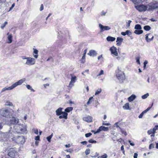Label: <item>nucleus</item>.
Wrapping results in <instances>:
<instances>
[{
    "instance_id": "obj_10",
    "label": "nucleus",
    "mask_w": 158,
    "mask_h": 158,
    "mask_svg": "<svg viewBox=\"0 0 158 158\" xmlns=\"http://www.w3.org/2000/svg\"><path fill=\"white\" fill-rule=\"evenodd\" d=\"M99 27L101 29L100 32H102L104 31L109 30L110 29V28L108 26H104L101 24H99Z\"/></svg>"
},
{
    "instance_id": "obj_61",
    "label": "nucleus",
    "mask_w": 158,
    "mask_h": 158,
    "mask_svg": "<svg viewBox=\"0 0 158 158\" xmlns=\"http://www.w3.org/2000/svg\"><path fill=\"white\" fill-rule=\"evenodd\" d=\"M106 13V12H105L104 11H102V12L101 15L102 16L105 15Z\"/></svg>"
},
{
    "instance_id": "obj_42",
    "label": "nucleus",
    "mask_w": 158,
    "mask_h": 158,
    "mask_svg": "<svg viewBox=\"0 0 158 158\" xmlns=\"http://www.w3.org/2000/svg\"><path fill=\"white\" fill-rule=\"evenodd\" d=\"M6 105L9 106H13L12 103L9 102H6Z\"/></svg>"
},
{
    "instance_id": "obj_35",
    "label": "nucleus",
    "mask_w": 158,
    "mask_h": 158,
    "mask_svg": "<svg viewBox=\"0 0 158 158\" xmlns=\"http://www.w3.org/2000/svg\"><path fill=\"white\" fill-rule=\"evenodd\" d=\"M85 56H83L81 59V62L82 63H84L85 62Z\"/></svg>"
},
{
    "instance_id": "obj_53",
    "label": "nucleus",
    "mask_w": 158,
    "mask_h": 158,
    "mask_svg": "<svg viewBox=\"0 0 158 158\" xmlns=\"http://www.w3.org/2000/svg\"><path fill=\"white\" fill-rule=\"evenodd\" d=\"M44 9V6L43 4H42L41 5L40 8V11H42Z\"/></svg>"
},
{
    "instance_id": "obj_18",
    "label": "nucleus",
    "mask_w": 158,
    "mask_h": 158,
    "mask_svg": "<svg viewBox=\"0 0 158 158\" xmlns=\"http://www.w3.org/2000/svg\"><path fill=\"white\" fill-rule=\"evenodd\" d=\"M123 39L122 38L118 37L117 38L116 45L117 46H120L121 45L123 40Z\"/></svg>"
},
{
    "instance_id": "obj_14",
    "label": "nucleus",
    "mask_w": 158,
    "mask_h": 158,
    "mask_svg": "<svg viewBox=\"0 0 158 158\" xmlns=\"http://www.w3.org/2000/svg\"><path fill=\"white\" fill-rule=\"evenodd\" d=\"M109 128L104 126H101L99 127L98 129V132L99 133L101 131H108Z\"/></svg>"
},
{
    "instance_id": "obj_37",
    "label": "nucleus",
    "mask_w": 158,
    "mask_h": 158,
    "mask_svg": "<svg viewBox=\"0 0 158 158\" xmlns=\"http://www.w3.org/2000/svg\"><path fill=\"white\" fill-rule=\"evenodd\" d=\"M149 94L148 93H147L146 94L143 95L142 96V98L143 99H146L148 97V96H149Z\"/></svg>"
},
{
    "instance_id": "obj_57",
    "label": "nucleus",
    "mask_w": 158,
    "mask_h": 158,
    "mask_svg": "<svg viewBox=\"0 0 158 158\" xmlns=\"http://www.w3.org/2000/svg\"><path fill=\"white\" fill-rule=\"evenodd\" d=\"M15 5V3H13L12 4L11 6L10 7V9L9 11L13 9V8L14 7Z\"/></svg>"
},
{
    "instance_id": "obj_23",
    "label": "nucleus",
    "mask_w": 158,
    "mask_h": 158,
    "mask_svg": "<svg viewBox=\"0 0 158 158\" xmlns=\"http://www.w3.org/2000/svg\"><path fill=\"white\" fill-rule=\"evenodd\" d=\"M143 32V30H135V31H134V33L137 35H140L142 34Z\"/></svg>"
},
{
    "instance_id": "obj_26",
    "label": "nucleus",
    "mask_w": 158,
    "mask_h": 158,
    "mask_svg": "<svg viewBox=\"0 0 158 158\" xmlns=\"http://www.w3.org/2000/svg\"><path fill=\"white\" fill-rule=\"evenodd\" d=\"M34 53L36 54V55H34V57L35 58H37L38 57V55L37 54L38 53V51L37 49L34 48Z\"/></svg>"
},
{
    "instance_id": "obj_30",
    "label": "nucleus",
    "mask_w": 158,
    "mask_h": 158,
    "mask_svg": "<svg viewBox=\"0 0 158 158\" xmlns=\"http://www.w3.org/2000/svg\"><path fill=\"white\" fill-rule=\"evenodd\" d=\"M123 107L124 109L129 110V103H126L125 105L123 106Z\"/></svg>"
},
{
    "instance_id": "obj_19",
    "label": "nucleus",
    "mask_w": 158,
    "mask_h": 158,
    "mask_svg": "<svg viewBox=\"0 0 158 158\" xmlns=\"http://www.w3.org/2000/svg\"><path fill=\"white\" fill-rule=\"evenodd\" d=\"M62 115H59V118L60 119L64 118L65 119H67V118L68 113L65 112H64L63 114H62Z\"/></svg>"
},
{
    "instance_id": "obj_1",
    "label": "nucleus",
    "mask_w": 158,
    "mask_h": 158,
    "mask_svg": "<svg viewBox=\"0 0 158 158\" xmlns=\"http://www.w3.org/2000/svg\"><path fill=\"white\" fill-rule=\"evenodd\" d=\"M27 126L25 124H16L14 127L13 131L15 133L24 134L27 132Z\"/></svg>"
},
{
    "instance_id": "obj_34",
    "label": "nucleus",
    "mask_w": 158,
    "mask_h": 158,
    "mask_svg": "<svg viewBox=\"0 0 158 158\" xmlns=\"http://www.w3.org/2000/svg\"><path fill=\"white\" fill-rule=\"evenodd\" d=\"M93 97H90L89 98V99L87 102V105H89V104H90V103H91L92 102V101H94V100H93Z\"/></svg>"
},
{
    "instance_id": "obj_15",
    "label": "nucleus",
    "mask_w": 158,
    "mask_h": 158,
    "mask_svg": "<svg viewBox=\"0 0 158 158\" xmlns=\"http://www.w3.org/2000/svg\"><path fill=\"white\" fill-rule=\"evenodd\" d=\"M77 79V77L74 76V77H72L71 78V81L69 83V87H72L73 86L72 83H74L76 81Z\"/></svg>"
},
{
    "instance_id": "obj_46",
    "label": "nucleus",
    "mask_w": 158,
    "mask_h": 158,
    "mask_svg": "<svg viewBox=\"0 0 158 158\" xmlns=\"http://www.w3.org/2000/svg\"><path fill=\"white\" fill-rule=\"evenodd\" d=\"M131 22V21L129 20L128 21V22L127 23V27H129L130 26V23Z\"/></svg>"
},
{
    "instance_id": "obj_20",
    "label": "nucleus",
    "mask_w": 158,
    "mask_h": 158,
    "mask_svg": "<svg viewBox=\"0 0 158 158\" xmlns=\"http://www.w3.org/2000/svg\"><path fill=\"white\" fill-rule=\"evenodd\" d=\"M136 98V96L134 94H132L128 98V100L130 102L133 101Z\"/></svg>"
},
{
    "instance_id": "obj_24",
    "label": "nucleus",
    "mask_w": 158,
    "mask_h": 158,
    "mask_svg": "<svg viewBox=\"0 0 158 158\" xmlns=\"http://www.w3.org/2000/svg\"><path fill=\"white\" fill-rule=\"evenodd\" d=\"M73 109V108L72 107H67V108H66L65 109V112H66L67 113H69V112L70 111H72Z\"/></svg>"
},
{
    "instance_id": "obj_36",
    "label": "nucleus",
    "mask_w": 158,
    "mask_h": 158,
    "mask_svg": "<svg viewBox=\"0 0 158 158\" xmlns=\"http://www.w3.org/2000/svg\"><path fill=\"white\" fill-rule=\"evenodd\" d=\"M53 135V133H52L51 134V135H50V136H48L47 138V139L48 141L49 142H50L51 139L52 138V137Z\"/></svg>"
},
{
    "instance_id": "obj_9",
    "label": "nucleus",
    "mask_w": 158,
    "mask_h": 158,
    "mask_svg": "<svg viewBox=\"0 0 158 158\" xmlns=\"http://www.w3.org/2000/svg\"><path fill=\"white\" fill-rule=\"evenodd\" d=\"M149 6L151 9H158V2H151L149 4Z\"/></svg>"
},
{
    "instance_id": "obj_29",
    "label": "nucleus",
    "mask_w": 158,
    "mask_h": 158,
    "mask_svg": "<svg viewBox=\"0 0 158 158\" xmlns=\"http://www.w3.org/2000/svg\"><path fill=\"white\" fill-rule=\"evenodd\" d=\"M143 28L145 31H148L151 29V27L149 26L146 25Z\"/></svg>"
},
{
    "instance_id": "obj_31",
    "label": "nucleus",
    "mask_w": 158,
    "mask_h": 158,
    "mask_svg": "<svg viewBox=\"0 0 158 158\" xmlns=\"http://www.w3.org/2000/svg\"><path fill=\"white\" fill-rule=\"evenodd\" d=\"M26 86L28 89L30 90L33 92H35V90L32 89V87L30 85H27Z\"/></svg>"
},
{
    "instance_id": "obj_50",
    "label": "nucleus",
    "mask_w": 158,
    "mask_h": 158,
    "mask_svg": "<svg viewBox=\"0 0 158 158\" xmlns=\"http://www.w3.org/2000/svg\"><path fill=\"white\" fill-rule=\"evenodd\" d=\"M107 157V155L106 154H104V155L101 156L102 158H106Z\"/></svg>"
},
{
    "instance_id": "obj_5",
    "label": "nucleus",
    "mask_w": 158,
    "mask_h": 158,
    "mask_svg": "<svg viewBox=\"0 0 158 158\" xmlns=\"http://www.w3.org/2000/svg\"><path fill=\"white\" fill-rule=\"evenodd\" d=\"M135 7L139 12L145 11L147 9V7L143 4L135 6Z\"/></svg>"
},
{
    "instance_id": "obj_6",
    "label": "nucleus",
    "mask_w": 158,
    "mask_h": 158,
    "mask_svg": "<svg viewBox=\"0 0 158 158\" xmlns=\"http://www.w3.org/2000/svg\"><path fill=\"white\" fill-rule=\"evenodd\" d=\"M17 154V152L14 148H11L8 150V155L11 157L15 158Z\"/></svg>"
},
{
    "instance_id": "obj_49",
    "label": "nucleus",
    "mask_w": 158,
    "mask_h": 158,
    "mask_svg": "<svg viewBox=\"0 0 158 158\" xmlns=\"http://www.w3.org/2000/svg\"><path fill=\"white\" fill-rule=\"evenodd\" d=\"M33 130L34 131V132L36 134V135H38V131L37 129H34Z\"/></svg>"
},
{
    "instance_id": "obj_3",
    "label": "nucleus",
    "mask_w": 158,
    "mask_h": 158,
    "mask_svg": "<svg viewBox=\"0 0 158 158\" xmlns=\"http://www.w3.org/2000/svg\"><path fill=\"white\" fill-rule=\"evenodd\" d=\"M116 77L120 83L123 82L125 79V76L123 72L119 69L116 71Z\"/></svg>"
},
{
    "instance_id": "obj_38",
    "label": "nucleus",
    "mask_w": 158,
    "mask_h": 158,
    "mask_svg": "<svg viewBox=\"0 0 158 158\" xmlns=\"http://www.w3.org/2000/svg\"><path fill=\"white\" fill-rule=\"evenodd\" d=\"M126 35H127L129 36H130L132 34L131 31L130 30H127L126 31Z\"/></svg>"
},
{
    "instance_id": "obj_58",
    "label": "nucleus",
    "mask_w": 158,
    "mask_h": 158,
    "mask_svg": "<svg viewBox=\"0 0 158 158\" xmlns=\"http://www.w3.org/2000/svg\"><path fill=\"white\" fill-rule=\"evenodd\" d=\"M91 131L92 132L94 133V134H95L99 133V132H98V129L96 131H95L94 130H92Z\"/></svg>"
},
{
    "instance_id": "obj_28",
    "label": "nucleus",
    "mask_w": 158,
    "mask_h": 158,
    "mask_svg": "<svg viewBox=\"0 0 158 158\" xmlns=\"http://www.w3.org/2000/svg\"><path fill=\"white\" fill-rule=\"evenodd\" d=\"M155 131L154 130H153V128L151 129H150V130H148V132H147L148 134V135H150L152 133H155Z\"/></svg>"
},
{
    "instance_id": "obj_64",
    "label": "nucleus",
    "mask_w": 158,
    "mask_h": 158,
    "mask_svg": "<svg viewBox=\"0 0 158 158\" xmlns=\"http://www.w3.org/2000/svg\"><path fill=\"white\" fill-rule=\"evenodd\" d=\"M65 146L66 148H69L70 147V144H66L65 145Z\"/></svg>"
},
{
    "instance_id": "obj_41",
    "label": "nucleus",
    "mask_w": 158,
    "mask_h": 158,
    "mask_svg": "<svg viewBox=\"0 0 158 158\" xmlns=\"http://www.w3.org/2000/svg\"><path fill=\"white\" fill-rule=\"evenodd\" d=\"M155 144L153 143L151 144L149 146V149H151L153 148H154L155 147Z\"/></svg>"
},
{
    "instance_id": "obj_25",
    "label": "nucleus",
    "mask_w": 158,
    "mask_h": 158,
    "mask_svg": "<svg viewBox=\"0 0 158 158\" xmlns=\"http://www.w3.org/2000/svg\"><path fill=\"white\" fill-rule=\"evenodd\" d=\"M8 41V43H10L12 42V35H9L7 37Z\"/></svg>"
},
{
    "instance_id": "obj_17",
    "label": "nucleus",
    "mask_w": 158,
    "mask_h": 158,
    "mask_svg": "<svg viewBox=\"0 0 158 158\" xmlns=\"http://www.w3.org/2000/svg\"><path fill=\"white\" fill-rule=\"evenodd\" d=\"M83 120L89 123L91 122L92 120V117L88 116L83 118Z\"/></svg>"
},
{
    "instance_id": "obj_48",
    "label": "nucleus",
    "mask_w": 158,
    "mask_h": 158,
    "mask_svg": "<svg viewBox=\"0 0 158 158\" xmlns=\"http://www.w3.org/2000/svg\"><path fill=\"white\" fill-rule=\"evenodd\" d=\"M102 125H106V126H109L110 125V124L109 123H105V122L103 121L102 122Z\"/></svg>"
},
{
    "instance_id": "obj_11",
    "label": "nucleus",
    "mask_w": 158,
    "mask_h": 158,
    "mask_svg": "<svg viewBox=\"0 0 158 158\" xmlns=\"http://www.w3.org/2000/svg\"><path fill=\"white\" fill-rule=\"evenodd\" d=\"M19 120L15 117H12L9 121V122L11 124H16L19 123Z\"/></svg>"
},
{
    "instance_id": "obj_43",
    "label": "nucleus",
    "mask_w": 158,
    "mask_h": 158,
    "mask_svg": "<svg viewBox=\"0 0 158 158\" xmlns=\"http://www.w3.org/2000/svg\"><path fill=\"white\" fill-rule=\"evenodd\" d=\"M7 24V22L6 21L2 25L1 27L2 29H3L5 26L6 24Z\"/></svg>"
},
{
    "instance_id": "obj_54",
    "label": "nucleus",
    "mask_w": 158,
    "mask_h": 158,
    "mask_svg": "<svg viewBox=\"0 0 158 158\" xmlns=\"http://www.w3.org/2000/svg\"><path fill=\"white\" fill-rule=\"evenodd\" d=\"M104 73V72L102 70H101L100 73H99L98 76H101L102 74H103Z\"/></svg>"
},
{
    "instance_id": "obj_44",
    "label": "nucleus",
    "mask_w": 158,
    "mask_h": 158,
    "mask_svg": "<svg viewBox=\"0 0 158 158\" xmlns=\"http://www.w3.org/2000/svg\"><path fill=\"white\" fill-rule=\"evenodd\" d=\"M136 59L137 63L139 64H140V61H139L140 57L137 56V57H136Z\"/></svg>"
},
{
    "instance_id": "obj_59",
    "label": "nucleus",
    "mask_w": 158,
    "mask_h": 158,
    "mask_svg": "<svg viewBox=\"0 0 158 158\" xmlns=\"http://www.w3.org/2000/svg\"><path fill=\"white\" fill-rule=\"evenodd\" d=\"M21 57L22 59H26V60H27L28 57H27L26 56H23Z\"/></svg>"
},
{
    "instance_id": "obj_40",
    "label": "nucleus",
    "mask_w": 158,
    "mask_h": 158,
    "mask_svg": "<svg viewBox=\"0 0 158 158\" xmlns=\"http://www.w3.org/2000/svg\"><path fill=\"white\" fill-rule=\"evenodd\" d=\"M88 142L91 143H96L97 142L95 140H94L92 139H90L88 140Z\"/></svg>"
},
{
    "instance_id": "obj_32",
    "label": "nucleus",
    "mask_w": 158,
    "mask_h": 158,
    "mask_svg": "<svg viewBox=\"0 0 158 158\" xmlns=\"http://www.w3.org/2000/svg\"><path fill=\"white\" fill-rule=\"evenodd\" d=\"M102 91L101 88H98L96 91L95 95H96L99 94Z\"/></svg>"
},
{
    "instance_id": "obj_13",
    "label": "nucleus",
    "mask_w": 158,
    "mask_h": 158,
    "mask_svg": "<svg viewBox=\"0 0 158 158\" xmlns=\"http://www.w3.org/2000/svg\"><path fill=\"white\" fill-rule=\"evenodd\" d=\"M87 54L90 56L94 57L97 56V53L95 50H91L89 51V52L87 53Z\"/></svg>"
},
{
    "instance_id": "obj_7",
    "label": "nucleus",
    "mask_w": 158,
    "mask_h": 158,
    "mask_svg": "<svg viewBox=\"0 0 158 158\" xmlns=\"http://www.w3.org/2000/svg\"><path fill=\"white\" fill-rule=\"evenodd\" d=\"M35 63V59L32 57H28L27 60H26L25 64L28 65L30 66L34 64Z\"/></svg>"
},
{
    "instance_id": "obj_56",
    "label": "nucleus",
    "mask_w": 158,
    "mask_h": 158,
    "mask_svg": "<svg viewBox=\"0 0 158 158\" xmlns=\"http://www.w3.org/2000/svg\"><path fill=\"white\" fill-rule=\"evenodd\" d=\"M35 139L36 140H40V136L38 135L35 137Z\"/></svg>"
},
{
    "instance_id": "obj_47",
    "label": "nucleus",
    "mask_w": 158,
    "mask_h": 158,
    "mask_svg": "<svg viewBox=\"0 0 158 158\" xmlns=\"http://www.w3.org/2000/svg\"><path fill=\"white\" fill-rule=\"evenodd\" d=\"M4 125V123L3 122L0 123V130L2 129Z\"/></svg>"
},
{
    "instance_id": "obj_60",
    "label": "nucleus",
    "mask_w": 158,
    "mask_h": 158,
    "mask_svg": "<svg viewBox=\"0 0 158 158\" xmlns=\"http://www.w3.org/2000/svg\"><path fill=\"white\" fill-rule=\"evenodd\" d=\"M138 156V154L137 153H134V158H137Z\"/></svg>"
},
{
    "instance_id": "obj_4",
    "label": "nucleus",
    "mask_w": 158,
    "mask_h": 158,
    "mask_svg": "<svg viewBox=\"0 0 158 158\" xmlns=\"http://www.w3.org/2000/svg\"><path fill=\"white\" fill-rule=\"evenodd\" d=\"M12 141H15L17 143L23 144L25 142V138L23 136H19L14 137L12 138Z\"/></svg>"
},
{
    "instance_id": "obj_63",
    "label": "nucleus",
    "mask_w": 158,
    "mask_h": 158,
    "mask_svg": "<svg viewBox=\"0 0 158 158\" xmlns=\"http://www.w3.org/2000/svg\"><path fill=\"white\" fill-rule=\"evenodd\" d=\"M121 34L123 36H125V35H126V32H121Z\"/></svg>"
},
{
    "instance_id": "obj_2",
    "label": "nucleus",
    "mask_w": 158,
    "mask_h": 158,
    "mask_svg": "<svg viewBox=\"0 0 158 158\" xmlns=\"http://www.w3.org/2000/svg\"><path fill=\"white\" fill-rule=\"evenodd\" d=\"M26 80V79L25 78H23L19 80L18 81L16 82L15 83L13 84L11 86L8 87H5L2 90L1 92H2L7 90H11L14 88L16 87L17 86L21 85Z\"/></svg>"
},
{
    "instance_id": "obj_45",
    "label": "nucleus",
    "mask_w": 158,
    "mask_h": 158,
    "mask_svg": "<svg viewBox=\"0 0 158 158\" xmlns=\"http://www.w3.org/2000/svg\"><path fill=\"white\" fill-rule=\"evenodd\" d=\"M92 134L90 133H88L85 134V136L86 137H90Z\"/></svg>"
},
{
    "instance_id": "obj_8",
    "label": "nucleus",
    "mask_w": 158,
    "mask_h": 158,
    "mask_svg": "<svg viewBox=\"0 0 158 158\" xmlns=\"http://www.w3.org/2000/svg\"><path fill=\"white\" fill-rule=\"evenodd\" d=\"M0 113L1 115L3 117H8L10 116L9 110L6 109H2L1 110Z\"/></svg>"
},
{
    "instance_id": "obj_22",
    "label": "nucleus",
    "mask_w": 158,
    "mask_h": 158,
    "mask_svg": "<svg viewBox=\"0 0 158 158\" xmlns=\"http://www.w3.org/2000/svg\"><path fill=\"white\" fill-rule=\"evenodd\" d=\"M106 40L108 41H113L115 40V38L110 36H108L106 38Z\"/></svg>"
},
{
    "instance_id": "obj_52",
    "label": "nucleus",
    "mask_w": 158,
    "mask_h": 158,
    "mask_svg": "<svg viewBox=\"0 0 158 158\" xmlns=\"http://www.w3.org/2000/svg\"><path fill=\"white\" fill-rule=\"evenodd\" d=\"M153 130H154V131H155L156 132V131L157 130H158V126L156 125V126H155L153 128Z\"/></svg>"
},
{
    "instance_id": "obj_12",
    "label": "nucleus",
    "mask_w": 158,
    "mask_h": 158,
    "mask_svg": "<svg viewBox=\"0 0 158 158\" xmlns=\"http://www.w3.org/2000/svg\"><path fill=\"white\" fill-rule=\"evenodd\" d=\"M110 50L112 54H114L115 56H117L118 55V52L117 51V48L113 46L110 48Z\"/></svg>"
},
{
    "instance_id": "obj_39",
    "label": "nucleus",
    "mask_w": 158,
    "mask_h": 158,
    "mask_svg": "<svg viewBox=\"0 0 158 158\" xmlns=\"http://www.w3.org/2000/svg\"><path fill=\"white\" fill-rule=\"evenodd\" d=\"M90 150L89 148L87 149L86 150L85 153L86 155H88L90 153Z\"/></svg>"
},
{
    "instance_id": "obj_62",
    "label": "nucleus",
    "mask_w": 158,
    "mask_h": 158,
    "mask_svg": "<svg viewBox=\"0 0 158 158\" xmlns=\"http://www.w3.org/2000/svg\"><path fill=\"white\" fill-rule=\"evenodd\" d=\"M87 52V49H86L84 50V53H83V56H85L86 54V53Z\"/></svg>"
},
{
    "instance_id": "obj_33",
    "label": "nucleus",
    "mask_w": 158,
    "mask_h": 158,
    "mask_svg": "<svg viewBox=\"0 0 158 158\" xmlns=\"http://www.w3.org/2000/svg\"><path fill=\"white\" fill-rule=\"evenodd\" d=\"M119 128L121 129V131L122 134H124L125 136L127 135V133L126 131L123 129H121L120 127Z\"/></svg>"
},
{
    "instance_id": "obj_21",
    "label": "nucleus",
    "mask_w": 158,
    "mask_h": 158,
    "mask_svg": "<svg viewBox=\"0 0 158 158\" xmlns=\"http://www.w3.org/2000/svg\"><path fill=\"white\" fill-rule=\"evenodd\" d=\"M150 35V34H147L146 36L145 39L147 42H149L152 40L154 38V36H152L151 38L148 39V35Z\"/></svg>"
},
{
    "instance_id": "obj_27",
    "label": "nucleus",
    "mask_w": 158,
    "mask_h": 158,
    "mask_svg": "<svg viewBox=\"0 0 158 158\" xmlns=\"http://www.w3.org/2000/svg\"><path fill=\"white\" fill-rule=\"evenodd\" d=\"M142 28L141 25L139 24H136L135 27V30H141Z\"/></svg>"
},
{
    "instance_id": "obj_51",
    "label": "nucleus",
    "mask_w": 158,
    "mask_h": 158,
    "mask_svg": "<svg viewBox=\"0 0 158 158\" xmlns=\"http://www.w3.org/2000/svg\"><path fill=\"white\" fill-rule=\"evenodd\" d=\"M81 143L83 145H85L87 144V142L86 141H82L81 142Z\"/></svg>"
},
{
    "instance_id": "obj_16",
    "label": "nucleus",
    "mask_w": 158,
    "mask_h": 158,
    "mask_svg": "<svg viewBox=\"0 0 158 158\" xmlns=\"http://www.w3.org/2000/svg\"><path fill=\"white\" fill-rule=\"evenodd\" d=\"M63 108L61 107H60L57 109L56 111V115L57 116H59L62 114L63 113L64 111H62V110H63Z\"/></svg>"
},
{
    "instance_id": "obj_55",
    "label": "nucleus",
    "mask_w": 158,
    "mask_h": 158,
    "mask_svg": "<svg viewBox=\"0 0 158 158\" xmlns=\"http://www.w3.org/2000/svg\"><path fill=\"white\" fill-rule=\"evenodd\" d=\"M144 114L143 113H142L139 116V118H142Z\"/></svg>"
}]
</instances>
